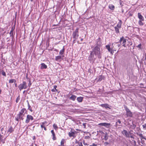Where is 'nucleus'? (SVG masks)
Listing matches in <instances>:
<instances>
[{
	"instance_id": "obj_1",
	"label": "nucleus",
	"mask_w": 146,
	"mask_h": 146,
	"mask_svg": "<svg viewBox=\"0 0 146 146\" xmlns=\"http://www.w3.org/2000/svg\"><path fill=\"white\" fill-rule=\"evenodd\" d=\"M92 52H93L97 56L98 58H101L100 48L99 45H97L96 46L93 48Z\"/></svg>"
},
{
	"instance_id": "obj_2",
	"label": "nucleus",
	"mask_w": 146,
	"mask_h": 146,
	"mask_svg": "<svg viewBox=\"0 0 146 146\" xmlns=\"http://www.w3.org/2000/svg\"><path fill=\"white\" fill-rule=\"evenodd\" d=\"M114 43H112L111 45V48L110 47V44H108L106 46V48L108 50V51L110 52L111 54H113L114 51H116L113 49L114 46H113Z\"/></svg>"
},
{
	"instance_id": "obj_3",
	"label": "nucleus",
	"mask_w": 146,
	"mask_h": 146,
	"mask_svg": "<svg viewBox=\"0 0 146 146\" xmlns=\"http://www.w3.org/2000/svg\"><path fill=\"white\" fill-rule=\"evenodd\" d=\"M26 111V109L23 108L22 109L19 113L17 115L19 116V118H21V120H23L24 119L23 117L25 115V114Z\"/></svg>"
},
{
	"instance_id": "obj_4",
	"label": "nucleus",
	"mask_w": 146,
	"mask_h": 146,
	"mask_svg": "<svg viewBox=\"0 0 146 146\" xmlns=\"http://www.w3.org/2000/svg\"><path fill=\"white\" fill-rule=\"evenodd\" d=\"M124 108L126 111V115L127 117H132L133 116L132 113L127 108L126 106H124Z\"/></svg>"
},
{
	"instance_id": "obj_5",
	"label": "nucleus",
	"mask_w": 146,
	"mask_h": 146,
	"mask_svg": "<svg viewBox=\"0 0 146 146\" xmlns=\"http://www.w3.org/2000/svg\"><path fill=\"white\" fill-rule=\"evenodd\" d=\"M127 42V39L123 37H122L121 38L119 42L120 43H122L123 46L124 47H127V46H129V45L127 44H126Z\"/></svg>"
},
{
	"instance_id": "obj_6",
	"label": "nucleus",
	"mask_w": 146,
	"mask_h": 146,
	"mask_svg": "<svg viewBox=\"0 0 146 146\" xmlns=\"http://www.w3.org/2000/svg\"><path fill=\"white\" fill-rule=\"evenodd\" d=\"M19 90L21 91L23 89H26L27 88V86L26 82L23 81L22 83L20 84L18 86Z\"/></svg>"
},
{
	"instance_id": "obj_7",
	"label": "nucleus",
	"mask_w": 146,
	"mask_h": 146,
	"mask_svg": "<svg viewBox=\"0 0 146 146\" xmlns=\"http://www.w3.org/2000/svg\"><path fill=\"white\" fill-rule=\"evenodd\" d=\"M77 133V132L72 129L71 131L69 132L68 134L69 137H72L73 138H74L76 137Z\"/></svg>"
},
{
	"instance_id": "obj_8",
	"label": "nucleus",
	"mask_w": 146,
	"mask_h": 146,
	"mask_svg": "<svg viewBox=\"0 0 146 146\" xmlns=\"http://www.w3.org/2000/svg\"><path fill=\"white\" fill-rule=\"evenodd\" d=\"M78 28H77L73 32L72 35L73 38L74 39V40H75L77 39L78 38V36H79V33L78 31Z\"/></svg>"
},
{
	"instance_id": "obj_9",
	"label": "nucleus",
	"mask_w": 146,
	"mask_h": 146,
	"mask_svg": "<svg viewBox=\"0 0 146 146\" xmlns=\"http://www.w3.org/2000/svg\"><path fill=\"white\" fill-rule=\"evenodd\" d=\"M88 59L90 62H91L92 60L93 62H94L95 60V58H94V54L92 51L91 52L90 54L88 57Z\"/></svg>"
},
{
	"instance_id": "obj_10",
	"label": "nucleus",
	"mask_w": 146,
	"mask_h": 146,
	"mask_svg": "<svg viewBox=\"0 0 146 146\" xmlns=\"http://www.w3.org/2000/svg\"><path fill=\"white\" fill-rule=\"evenodd\" d=\"M34 118L33 116L30 115H27V116L25 122L26 123H28L30 121V120H33Z\"/></svg>"
},
{
	"instance_id": "obj_11",
	"label": "nucleus",
	"mask_w": 146,
	"mask_h": 146,
	"mask_svg": "<svg viewBox=\"0 0 146 146\" xmlns=\"http://www.w3.org/2000/svg\"><path fill=\"white\" fill-rule=\"evenodd\" d=\"M122 133L126 137L129 138V135L131 134V133L130 132H127L126 130H124L122 131Z\"/></svg>"
},
{
	"instance_id": "obj_12",
	"label": "nucleus",
	"mask_w": 146,
	"mask_h": 146,
	"mask_svg": "<svg viewBox=\"0 0 146 146\" xmlns=\"http://www.w3.org/2000/svg\"><path fill=\"white\" fill-rule=\"evenodd\" d=\"M100 106L102 107H103V108H104L106 109H107V108H109L110 109H111V108H110V105L107 104H101L100 105Z\"/></svg>"
},
{
	"instance_id": "obj_13",
	"label": "nucleus",
	"mask_w": 146,
	"mask_h": 146,
	"mask_svg": "<svg viewBox=\"0 0 146 146\" xmlns=\"http://www.w3.org/2000/svg\"><path fill=\"white\" fill-rule=\"evenodd\" d=\"M64 56H58L55 57V60L56 61H60L61 60L62 57H63Z\"/></svg>"
},
{
	"instance_id": "obj_14",
	"label": "nucleus",
	"mask_w": 146,
	"mask_h": 146,
	"mask_svg": "<svg viewBox=\"0 0 146 146\" xmlns=\"http://www.w3.org/2000/svg\"><path fill=\"white\" fill-rule=\"evenodd\" d=\"M40 69H45L47 68V66L44 63H42L40 64Z\"/></svg>"
},
{
	"instance_id": "obj_15",
	"label": "nucleus",
	"mask_w": 146,
	"mask_h": 146,
	"mask_svg": "<svg viewBox=\"0 0 146 146\" xmlns=\"http://www.w3.org/2000/svg\"><path fill=\"white\" fill-rule=\"evenodd\" d=\"M138 17L139 20H142L143 21L144 20V17L140 13H138Z\"/></svg>"
},
{
	"instance_id": "obj_16",
	"label": "nucleus",
	"mask_w": 146,
	"mask_h": 146,
	"mask_svg": "<svg viewBox=\"0 0 146 146\" xmlns=\"http://www.w3.org/2000/svg\"><path fill=\"white\" fill-rule=\"evenodd\" d=\"M121 21L119 20V22L117 25V26L116 27H117V28L120 29L121 27Z\"/></svg>"
},
{
	"instance_id": "obj_17",
	"label": "nucleus",
	"mask_w": 146,
	"mask_h": 146,
	"mask_svg": "<svg viewBox=\"0 0 146 146\" xmlns=\"http://www.w3.org/2000/svg\"><path fill=\"white\" fill-rule=\"evenodd\" d=\"M76 98V96L74 95H72L70 97L69 99H70L74 101L75 100Z\"/></svg>"
},
{
	"instance_id": "obj_18",
	"label": "nucleus",
	"mask_w": 146,
	"mask_h": 146,
	"mask_svg": "<svg viewBox=\"0 0 146 146\" xmlns=\"http://www.w3.org/2000/svg\"><path fill=\"white\" fill-rule=\"evenodd\" d=\"M51 133L52 134V135L53 136L52 139H53V140H56V138L55 137V134L53 130H52L51 131Z\"/></svg>"
},
{
	"instance_id": "obj_19",
	"label": "nucleus",
	"mask_w": 146,
	"mask_h": 146,
	"mask_svg": "<svg viewBox=\"0 0 146 146\" xmlns=\"http://www.w3.org/2000/svg\"><path fill=\"white\" fill-rule=\"evenodd\" d=\"M83 98L82 97H78L77 98V100L80 103L82 102Z\"/></svg>"
},
{
	"instance_id": "obj_20",
	"label": "nucleus",
	"mask_w": 146,
	"mask_h": 146,
	"mask_svg": "<svg viewBox=\"0 0 146 146\" xmlns=\"http://www.w3.org/2000/svg\"><path fill=\"white\" fill-rule=\"evenodd\" d=\"M98 81H101L102 80L104 79V77L103 76L100 75L98 76Z\"/></svg>"
},
{
	"instance_id": "obj_21",
	"label": "nucleus",
	"mask_w": 146,
	"mask_h": 146,
	"mask_svg": "<svg viewBox=\"0 0 146 146\" xmlns=\"http://www.w3.org/2000/svg\"><path fill=\"white\" fill-rule=\"evenodd\" d=\"M137 134L138 135L141 139H145V137L143 136L142 133H140L139 132L137 133Z\"/></svg>"
},
{
	"instance_id": "obj_22",
	"label": "nucleus",
	"mask_w": 146,
	"mask_h": 146,
	"mask_svg": "<svg viewBox=\"0 0 146 146\" xmlns=\"http://www.w3.org/2000/svg\"><path fill=\"white\" fill-rule=\"evenodd\" d=\"M109 8L111 10H114L115 9V6L112 4L110 5L109 6Z\"/></svg>"
},
{
	"instance_id": "obj_23",
	"label": "nucleus",
	"mask_w": 146,
	"mask_h": 146,
	"mask_svg": "<svg viewBox=\"0 0 146 146\" xmlns=\"http://www.w3.org/2000/svg\"><path fill=\"white\" fill-rule=\"evenodd\" d=\"M14 131V129H13V128L11 127L9 128L7 131L8 132H9L10 133H11Z\"/></svg>"
},
{
	"instance_id": "obj_24",
	"label": "nucleus",
	"mask_w": 146,
	"mask_h": 146,
	"mask_svg": "<svg viewBox=\"0 0 146 146\" xmlns=\"http://www.w3.org/2000/svg\"><path fill=\"white\" fill-rule=\"evenodd\" d=\"M64 50L65 49L64 48V46H63V48L60 50L59 52V54L61 55L63 54L64 52Z\"/></svg>"
},
{
	"instance_id": "obj_25",
	"label": "nucleus",
	"mask_w": 146,
	"mask_h": 146,
	"mask_svg": "<svg viewBox=\"0 0 146 146\" xmlns=\"http://www.w3.org/2000/svg\"><path fill=\"white\" fill-rule=\"evenodd\" d=\"M15 28L12 27V28L11 31L10 32L9 34L10 35V36H13V31L14 30Z\"/></svg>"
},
{
	"instance_id": "obj_26",
	"label": "nucleus",
	"mask_w": 146,
	"mask_h": 146,
	"mask_svg": "<svg viewBox=\"0 0 146 146\" xmlns=\"http://www.w3.org/2000/svg\"><path fill=\"white\" fill-rule=\"evenodd\" d=\"M110 125H111L110 123H104V126L106 128H109L110 127Z\"/></svg>"
},
{
	"instance_id": "obj_27",
	"label": "nucleus",
	"mask_w": 146,
	"mask_h": 146,
	"mask_svg": "<svg viewBox=\"0 0 146 146\" xmlns=\"http://www.w3.org/2000/svg\"><path fill=\"white\" fill-rule=\"evenodd\" d=\"M65 142V140L64 139H62L60 143L61 146H64V143Z\"/></svg>"
},
{
	"instance_id": "obj_28",
	"label": "nucleus",
	"mask_w": 146,
	"mask_h": 146,
	"mask_svg": "<svg viewBox=\"0 0 146 146\" xmlns=\"http://www.w3.org/2000/svg\"><path fill=\"white\" fill-rule=\"evenodd\" d=\"M115 31V33L117 34H118L119 33V28H118L117 27H114Z\"/></svg>"
},
{
	"instance_id": "obj_29",
	"label": "nucleus",
	"mask_w": 146,
	"mask_h": 146,
	"mask_svg": "<svg viewBox=\"0 0 146 146\" xmlns=\"http://www.w3.org/2000/svg\"><path fill=\"white\" fill-rule=\"evenodd\" d=\"M16 80L15 79H12L11 80H9V82L10 83H12L13 82H16Z\"/></svg>"
},
{
	"instance_id": "obj_30",
	"label": "nucleus",
	"mask_w": 146,
	"mask_h": 146,
	"mask_svg": "<svg viewBox=\"0 0 146 146\" xmlns=\"http://www.w3.org/2000/svg\"><path fill=\"white\" fill-rule=\"evenodd\" d=\"M142 20H139L138 21V24L140 26H143L144 25V23L142 22Z\"/></svg>"
},
{
	"instance_id": "obj_31",
	"label": "nucleus",
	"mask_w": 146,
	"mask_h": 146,
	"mask_svg": "<svg viewBox=\"0 0 146 146\" xmlns=\"http://www.w3.org/2000/svg\"><path fill=\"white\" fill-rule=\"evenodd\" d=\"M118 42L115 43V44L114 43L113 46H115L116 48L117 47H119V46H120L121 44H116Z\"/></svg>"
},
{
	"instance_id": "obj_32",
	"label": "nucleus",
	"mask_w": 146,
	"mask_h": 146,
	"mask_svg": "<svg viewBox=\"0 0 146 146\" xmlns=\"http://www.w3.org/2000/svg\"><path fill=\"white\" fill-rule=\"evenodd\" d=\"M53 127L55 130H56L58 129V127L57 125L56 124H54L53 125Z\"/></svg>"
},
{
	"instance_id": "obj_33",
	"label": "nucleus",
	"mask_w": 146,
	"mask_h": 146,
	"mask_svg": "<svg viewBox=\"0 0 146 146\" xmlns=\"http://www.w3.org/2000/svg\"><path fill=\"white\" fill-rule=\"evenodd\" d=\"M20 99V96H19L16 98V103H18Z\"/></svg>"
},
{
	"instance_id": "obj_34",
	"label": "nucleus",
	"mask_w": 146,
	"mask_h": 146,
	"mask_svg": "<svg viewBox=\"0 0 146 146\" xmlns=\"http://www.w3.org/2000/svg\"><path fill=\"white\" fill-rule=\"evenodd\" d=\"M47 122L46 121H45L42 123V124L44 125L45 126L46 125V126H48L49 124H47Z\"/></svg>"
},
{
	"instance_id": "obj_35",
	"label": "nucleus",
	"mask_w": 146,
	"mask_h": 146,
	"mask_svg": "<svg viewBox=\"0 0 146 146\" xmlns=\"http://www.w3.org/2000/svg\"><path fill=\"white\" fill-rule=\"evenodd\" d=\"M1 74L2 75L4 76H6V74L5 72L4 71H1Z\"/></svg>"
},
{
	"instance_id": "obj_36",
	"label": "nucleus",
	"mask_w": 146,
	"mask_h": 146,
	"mask_svg": "<svg viewBox=\"0 0 146 146\" xmlns=\"http://www.w3.org/2000/svg\"><path fill=\"white\" fill-rule=\"evenodd\" d=\"M104 123H100L98 124V125H100L101 126H104Z\"/></svg>"
},
{
	"instance_id": "obj_37",
	"label": "nucleus",
	"mask_w": 146,
	"mask_h": 146,
	"mask_svg": "<svg viewBox=\"0 0 146 146\" xmlns=\"http://www.w3.org/2000/svg\"><path fill=\"white\" fill-rule=\"evenodd\" d=\"M142 127L144 129H146V123L143 125Z\"/></svg>"
},
{
	"instance_id": "obj_38",
	"label": "nucleus",
	"mask_w": 146,
	"mask_h": 146,
	"mask_svg": "<svg viewBox=\"0 0 146 146\" xmlns=\"http://www.w3.org/2000/svg\"><path fill=\"white\" fill-rule=\"evenodd\" d=\"M109 143L108 142H105L104 143V145L105 146H108Z\"/></svg>"
},
{
	"instance_id": "obj_39",
	"label": "nucleus",
	"mask_w": 146,
	"mask_h": 146,
	"mask_svg": "<svg viewBox=\"0 0 146 146\" xmlns=\"http://www.w3.org/2000/svg\"><path fill=\"white\" fill-rule=\"evenodd\" d=\"M141 44H139L137 46V47L138 48H140V49H141Z\"/></svg>"
},
{
	"instance_id": "obj_40",
	"label": "nucleus",
	"mask_w": 146,
	"mask_h": 146,
	"mask_svg": "<svg viewBox=\"0 0 146 146\" xmlns=\"http://www.w3.org/2000/svg\"><path fill=\"white\" fill-rule=\"evenodd\" d=\"M29 83L28 84V86H29V87H30L31 86V85L32 84L30 80H29Z\"/></svg>"
},
{
	"instance_id": "obj_41",
	"label": "nucleus",
	"mask_w": 146,
	"mask_h": 146,
	"mask_svg": "<svg viewBox=\"0 0 146 146\" xmlns=\"http://www.w3.org/2000/svg\"><path fill=\"white\" fill-rule=\"evenodd\" d=\"M86 123H84L82 124V125L84 126V128H85L86 127Z\"/></svg>"
},
{
	"instance_id": "obj_42",
	"label": "nucleus",
	"mask_w": 146,
	"mask_h": 146,
	"mask_svg": "<svg viewBox=\"0 0 146 146\" xmlns=\"http://www.w3.org/2000/svg\"><path fill=\"white\" fill-rule=\"evenodd\" d=\"M19 116L18 115H17V117L16 118V120L17 121H18L19 119H21V118H19Z\"/></svg>"
},
{
	"instance_id": "obj_43",
	"label": "nucleus",
	"mask_w": 146,
	"mask_h": 146,
	"mask_svg": "<svg viewBox=\"0 0 146 146\" xmlns=\"http://www.w3.org/2000/svg\"><path fill=\"white\" fill-rule=\"evenodd\" d=\"M117 122H118V123H119V125L121 123V122L120 119H118Z\"/></svg>"
},
{
	"instance_id": "obj_44",
	"label": "nucleus",
	"mask_w": 146,
	"mask_h": 146,
	"mask_svg": "<svg viewBox=\"0 0 146 146\" xmlns=\"http://www.w3.org/2000/svg\"><path fill=\"white\" fill-rule=\"evenodd\" d=\"M89 146H97V145L94 143H92V145H90Z\"/></svg>"
},
{
	"instance_id": "obj_45",
	"label": "nucleus",
	"mask_w": 146,
	"mask_h": 146,
	"mask_svg": "<svg viewBox=\"0 0 146 146\" xmlns=\"http://www.w3.org/2000/svg\"><path fill=\"white\" fill-rule=\"evenodd\" d=\"M120 125H119L118 123V122H117L115 123V126L116 127H117L118 126Z\"/></svg>"
},
{
	"instance_id": "obj_46",
	"label": "nucleus",
	"mask_w": 146,
	"mask_h": 146,
	"mask_svg": "<svg viewBox=\"0 0 146 146\" xmlns=\"http://www.w3.org/2000/svg\"><path fill=\"white\" fill-rule=\"evenodd\" d=\"M27 102H28V108H31V106L29 104V102L28 101H27Z\"/></svg>"
},
{
	"instance_id": "obj_47",
	"label": "nucleus",
	"mask_w": 146,
	"mask_h": 146,
	"mask_svg": "<svg viewBox=\"0 0 146 146\" xmlns=\"http://www.w3.org/2000/svg\"><path fill=\"white\" fill-rule=\"evenodd\" d=\"M44 126H45L44 125H43V124H42L41 125V127L42 128V129L43 128Z\"/></svg>"
},
{
	"instance_id": "obj_48",
	"label": "nucleus",
	"mask_w": 146,
	"mask_h": 146,
	"mask_svg": "<svg viewBox=\"0 0 146 146\" xmlns=\"http://www.w3.org/2000/svg\"><path fill=\"white\" fill-rule=\"evenodd\" d=\"M57 86H54V88L56 90V91H57V90L56 89V88H57Z\"/></svg>"
},
{
	"instance_id": "obj_49",
	"label": "nucleus",
	"mask_w": 146,
	"mask_h": 146,
	"mask_svg": "<svg viewBox=\"0 0 146 146\" xmlns=\"http://www.w3.org/2000/svg\"><path fill=\"white\" fill-rule=\"evenodd\" d=\"M28 109H29V110L31 112H32L33 111V110L31 108H28Z\"/></svg>"
},
{
	"instance_id": "obj_50",
	"label": "nucleus",
	"mask_w": 146,
	"mask_h": 146,
	"mask_svg": "<svg viewBox=\"0 0 146 146\" xmlns=\"http://www.w3.org/2000/svg\"><path fill=\"white\" fill-rule=\"evenodd\" d=\"M130 137L131 138H133V139H134V137H133V136L132 135H131L130 136H129V137Z\"/></svg>"
},
{
	"instance_id": "obj_51",
	"label": "nucleus",
	"mask_w": 146,
	"mask_h": 146,
	"mask_svg": "<svg viewBox=\"0 0 146 146\" xmlns=\"http://www.w3.org/2000/svg\"><path fill=\"white\" fill-rule=\"evenodd\" d=\"M45 131H46V130H47V129L45 127V126H44V127H43Z\"/></svg>"
},
{
	"instance_id": "obj_52",
	"label": "nucleus",
	"mask_w": 146,
	"mask_h": 146,
	"mask_svg": "<svg viewBox=\"0 0 146 146\" xmlns=\"http://www.w3.org/2000/svg\"><path fill=\"white\" fill-rule=\"evenodd\" d=\"M135 145L136 144V142L135 141L133 140V141Z\"/></svg>"
},
{
	"instance_id": "obj_53",
	"label": "nucleus",
	"mask_w": 146,
	"mask_h": 146,
	"mask_svg": "<svg viewBox=\"0 0 146 146\" xmlns=\"http://www.w3.org/2000/svg\"><path fill=\"white\" fill-rule=\"evenodd\" d=\"M105 139L106 140H107V138H106V135H105Z\"/></svg>"
},
{
	"instance_id": "obj_54",
	"label": "nucleus",
	"mask_w": 146,
	"mask_h": 146,
	"mask_svg": "<svg viewBox=\"0 0 146 146\" xmlns=\"http://www.w3.org/2000/svg\"><path fill=\"white\" fill-rule=\"evenodd\" d=\"M79 146H83L82 143H81L79 145Z\"/></svg>"
},
{
	"instance_id": "obj_55",
	"label": "nucleus",
	"mask_w": 146,
	"mask_h": 146,
	"mask_svg": "<svg viewBox=\"0 0 146 146\" xmlns=\"http://www.w3.org/2000/svg\"><path fill=\"white\" fill-rule=\"evenodd\" d=\"M83 143L84 145H86V144L85 143V141H83Z\"/></svg>"
},
{
	"instance_id": "obj_56",
	"label": "nucleus",
	"mask_w": 146,
	"mask_h": 146,
	"mask_svg": "<svg viewBox=\"0 0 146 146\" xmlns=\"http://www.w3.org/2000/svg\"><path fill=\"white\" fill-rule=\"evenodd\" d=\"M15 86L16 87H17V85L16 84H15Z\"/></svg>"
},
{
	"instance_id": "obj_57",
	"label": "nucleus",
	"mask_w": 146,
	"mask_h": 146,
	"mask_svg": "<svg viewBox=\"0 0 146 146\" xmlns=\"http://www.w3.org/2000/svg\"><path fill=\"white\" fill-rule=\"evenodd\" d=\"M81 41H82L83 40V39L82 38H81L80 39Z\"/></svg>"
},
{
	"instance_id": "obj_58",
	"label": "nucleus",
	"mask_w": 146,
	"mask_h": 146,
	"mask_svg": "<svg viewBox=\"0 0 146 146\" xmlns=\"http://www.w3.org/2000/svg\"><path fill=\"white\" fill-rule=\"evenodd\" d=\"M145 59H146V53H145Z\"/></svg>"
},
{
	"instance_id": "obj_59",
	"label": "nucleus",
	"mask_w": 146,
	"mask_h": 146,
	"mask_svg": "<svg viewBox=\"0 0 146 146\" xmlns=\"http://www.w3.org/2000/svg\"><path fill=\"white\" fill-rule=\"evenodd\" d=\"M1 89H0V94H1Z\"/></svg>"
},
{
	"instance_id": "obj_60",
	"label": "nucleus",
	"mask_w": 146,
	"mask_h": 146,
	"mask_svg": "<svg viewBox=\"0 0 146 146\" xmlns=\"http://www.w3.org/2000/svg\"><path fill=\"white\" fill-rule=\"evenodd\" d=\"M26 78H28V76L27 75L26 76Z\"/></svg>"
},
{
	"instance_id": "obj_61",
	"label": "nucleus",
	"mask_w": 146,
	"mask_h": 146,
	"mask_svg": "<svg viewBox=\"0 0 146 146\" xmlns=\"http://www.w3.org/2000/svg\"><path fill=\"white\" fill-rule=\"evenodd\" d=\"M1 141H2V142H3V143H4V142L2 140Z\"/></svg>"
},
{
	"instance_id": "obj_62",
	"label": "nucleus",
	"mask_w": 146,
	"mask_h": 146,
	"mask_svg": "<svg viewBox=\"0 0 146 146\" xmlns=\"http://www.w3.org/2000/svg\"><path fill=\"white\" fill-rule=\"evenodd\" d=\"M52 92H54V90H53V89H52Z\"/></svg>"
},
{
	"instance_id": "obj_63",
	"label": "nucleus",
	"mask_w": 146,
	"mask_h": 146,
	"mask_svg": "<svg viewBox=\"0 0 146 146\" xmlns=\"http://www.w3.org/2000/svg\"><path fill=\"white\" fill-rule=\"evenodd\" d=\"M33 0H31V2H32V1H33Z\"/></svg>"
},
{
	"instance_id": "obj_64",
	"label": "nucleus",
	"mask_w": 146,
	"mask_h": 146,
	"mask_svg": "<svg viewBox=\"0 0 146 146\" xmlns=\"http://www.w3.org/2000/svg\"><path fill=\"white\" fill-rule=\"evenodd\" d=\"M25 91H23V93H25Z\"/></svg>"
}]
</instances>
